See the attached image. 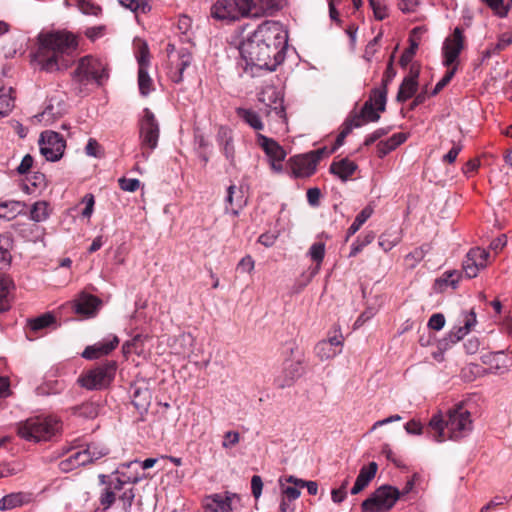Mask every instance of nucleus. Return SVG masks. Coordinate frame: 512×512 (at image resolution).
<instances>
[{
	"label": "nucleus",
	"mask_w": 512,
	"mask_h": 512,
	"mask_svg": "<svg viewBox=\"0 0 512 512\" xmlns=\"http://www.w3.org/2000/svg\"><path fill=\"white\" fill-rule=\"evenodd\" d=\"M77 48V36L70 31L40 33L35 61L45 72L65 71L74 63Z\"/></svg>",
	"instance_id": "1"
},
{
	"label": "nucleus",
	"mask_w": 512,
	"mask_h": 512,
	"mask_svg": "<svg viewBox=\"0 0 512 512\" xmlns=\"http://www.w3.org/2000/svg\"><path fill=\"white\" fill-rule=\"evenodd\" d=\"M429 427L435 431L433 437L436 442H443L447 438L458 440L471 431L472 421L470 413L459 405L448 412L445 421L441 416L434 415L429 422Z\"/></svg>",
	"instance_id": "2"
},
{
	"label": "nucleus",
	"mask_w": 512,
	"mask_h": 512,
	"mask_svg": "<svg viewBox=\"0 0 512 512\" xmlns=\"http://www.w3.org/2000/svg\"><path fill=\"white\" fill-rule=\"evenodd\" d=\"M60 430V421L52 416L31 417L20 422L17 427V433L21 438L33 442L48 441L57 435Z\"/></svg>",
	"instance_id": "3"
},
{
	"label": "nucleus",
	"mask_w": 512,
	"mask_h": 512,
	"mask_svg": "<svg viewBox=\"0 0 512 512\" xmlns=\"http://www.w3.org/2000/svg\"><path fill=\"white\" fill-rule=\"evenodd\" d=\"M125 483L119 478L109 482L99 495L100 507L96 512H106L118 499L122 512L131 510L135 493L132 487L125 488Z\"/></svg>",
	"instance_id": "4"
},
{
	"label": "nucleus",
	"mask_w": 512,
	"mask_h": 512,
	"mask_svg": "<svg viewBox=\"0 0 512 512\" xmlns=\"http://www.w3.org/2000/svg\"><path fill=\"white\" fill-rule=\"evenodd\" d=\"M107 65L93 56L82 57L72 73L73 79L81 85L96 83L98 86L108 79Z\"/></svg>",
	"instance_id": "5"
},
{
	"label": "nucleus",
	"mask_w": 512,
	"mask_h": 512,
	"mask_svg": "<svg viewBox=\"0 0 512 512\" xmlns=\"http://www.w3.org/2000/svg\"><path fill=\"white\" fill-rule=\"evenodd\" d=\"M258 40L261 45H271L277 61H284L287 35L279 22L266 20L259 24Z\"/></svg>",
	"instance_id": "6"
},
{
	"label": "nucleus",
	"mask_w": 512,
	"mask_h": 512,
	"mask_svg": "<svg viewBox=\"0 0 512 512\" xmlns=\"http://www.w3.org/2000/svg\"><path fill=\"white\" fill-rule=\"evenodd\" d=\"M401 498L398 488L384 484L375 489L370 496L361 503L362 512H387L391 510Z\"/></svg>",
	"instance_id": "7"
},
{
	"label": "nucleus",
	"mask_w": 512,
	"mask_h": 512,
	"mask_svg": "<svg viewBox=\"0 0 512 512\" xmlns=\"http://www.w3.org/2000/svg\"><path fill=\"white\" fill-rule=\"evenodd\" d=\"M116 369L115 361H107L83 373L79 378V383L88 390L104 389L113 381Z\"/></svg>",
	"instance_id": "8"
},
{
	"label": "nucleus",
	"mask_w": 512,
	"mask_h": 512,
	"mask_svg": "<svg viewBox=\"0 0 512 512\" xmlns=\"http://www.w3.org/2000/svg\"><path fill=\"white\" fill-rule=\"evenodd\" d=\"M254 6V0H217L211 7V15L219 20H237L248 16Z\"/></svg>",
	"instance_id": "9"
},
{
	"label": "nucleus",
	"mask_w": 512,
	"mask_h": 512,
	"mask_svg": "<svg viewBox=\"0 0 512 512\" xmlns=\"http://www.w3.org/2000/svg\"><path fill=\"white\" fill-rule=\"evenodd\" d=\"M255 37L256 25L254 23H248L241 28L239 43L241 60L239 65L243 68L244 72L251 77H254Z\"/></svg>",
	"instance_id": "10"
},
{
	"label": "nucleus",
	"mask_w": 512,
	"mask_h": 512,
	"mask_svg": "<svg viewBox=\"0 0 512 512\" xmlns=\"http://www.w3.org/2000/svg\"><path fill=\"white\" fill-rule=\"evenodd\" d=\"M139 128L142 156L148 159L150 152L157 147L160 135L159 123L148 108L143 110Z\"/></svg>",
	"instance_id": "11"
},
{
	"label": "nucleus",
	"mask_w": 512,
	"mask_h": 512,
	"mask_svg": "<svg viewBox=\"0 0 512 512\" xmlns=\"http://www.w3.org/2000/svg\"><path fill=\"white\" fill-rule=\"evenodd\" d=\"M304 372L303 357L298 353L295 357L284 360L282 369L275 377L274 383L280 389L291 387Z\"/></svg>",
	"instance_id": "12"
},
{
	"label": "nucleus",
	"mask_w": 512,
	"mask_h": 512,
	"mask_svg": "<svg viewBox=\"0 0 512 512\" xmlns=\"http://www.w3.org/2000/svg\"><path fill=\"white\" fill-rule=\"evenodd\" d=\"M476 313L474 310L465 312L463 314V325L453 327L450 332L442 339L438 341V349L440 351H446L452 345L462 340L476 325Z\"/></svg>",
	"instance_id": "13"
},
{
	"label": "nucleus",
	"mask_w": 512,
	"mask_h": 512,
	"mask_svg": "<svg viewBox=\"0 0 512 512\" xmlns=\"http://www.w3.org/2000/svg\"><path fill=\"white\" fill-rule=\"evenodd\" d=\"M41 154L48 161H58L64 153L65 141L60 134L54 131H45L41 133L39 139Z\"/></svg>",
	"instance_id": "14"
},
{
	"label": "nucleus",
	"mask_w": 512,
	"mask_h": 512,
	"mask_svg": "<svg viewBox=\"0 0 512 512\" xmlns=\"http://www.w3.org/2000/svg\"><path fill=\"white\" fill-rule=\"evenodd\" d=\"M258 147L264 151L271 169L275 172H281L283 169L282 163L286 157L284 148L274 139L260 133H258Z\"/></svg>",
	"instance_id": "15"
},
{
	"label": "nucleus",
	"mask_w": 512,
	"mask_h": 512,
	"mask_svg": "<svg viewBox=\"0 0 512 512\" xmlns=\"http://www.w3.org/2000/svg\"><path fill=\"white\" fill-rule=\"evenodd\" d=\"M138 61V86L141 95L147 96L153 89V81L147 72L149 66V50L145 42H142L139 46V52L137 55Z\"/></svg>",
	"instance_id": "16"
},
{
	"label": "nucleus",
	"mask_w": 512,
	"mask_h": 512,
	"mask_svg": "<svg viewBox=\"0 0 512 512\" xmlns=\"http://www.w3.org/2000/svg\"><path fill=\"white\" fill-rule=\"evenodd\" d=\"M464 47L463 29L456 27L451 38H447L443 45V65L450 67L459 57Z\"/></svg>",
	"instance_id": "17"
},
{
	"label": "nucleus",
	"mask_w": 512,
	"mask_h": 512,
	"mask_svg": "<svg viewBox=\"0 0 512 512\" xmlns=\"http://www.w3.org/2000/svg\"><path fill=\"white\" fill-rule=\"evenodd\" d=\"M237 500L234 494H213L204 500V512H233V504Z\"/></svg>",
	"instance_id": "18"
},
{
	"label": "nucleus",
	"mask_w": 512,
	"mask_h": 512,
	"mask_svg": "<svg viewBox=\"0 0 512 512\" xmlns=\"http://www.w3.org/2000/svg\"><path fill=\"white\" fill-rule=\"evenodd\" d=\"M192 54L187 49H181L177 53V59H171L169 75L173 82L180 83L183 80L184 70L190 66Z\"/></svg>",
	"instance_id": "19"
},
{
	"label": "nucleus",
	"mask_w": 512,
	"mask_h": 512,
	"mask_svg": "<svg viewBox=\"0 0 512 512\" xmlns=\"http://www.w3.org/2000/svg\"><path fill=\"white\" fill-rule=\"evenodd\" d=\"M292 162H293V167H292L293 174L296 177H308V176H311L315 172L316 166L319 162V157L318 158L316 157V159H314L310 153H307V154L295 156L292 159Z\"/></svg>",
	"instance_id": "20"
},
{
	"label": "nucleus",
	"mask_w": 512,
	"mask_h": 512,
	"mask_svg": "<svg viewBox=\"0 0 512 512\" xmlns=\"http://www.w3.org/2000/svg\"><path fill=\"white\" fill-rule=\"evenodd\" d=\"M119 344V339L117 336H113L111 339L98 342L94 345L88 346L82 352V357L85 359H97L103 355L109 354L112 350H114Z\"/></svg>",
	"instance_id": "21"
},
{
	"label": "nucleus",
	"mask_w": 512,
	"mask_h": 512,
	"mask_svg": "<svg viewBox=\"0 0 512 512\" xmlns=\"http://www.w3.org/2000/svg\"><path fill=\"white\" fill-rule=\"evenodd\" d=\"M15 284L12 278L0 273V313L11 308L14 298Z\"/></svg>",
	"instance_id": "22"
},
{
	"label": "nucleus",
	"mask_w": 512,
	"mask_h": 512,
	"mask_svg": "<svg viewBox=\"0 0 512 512\" xmlns=\"http://www.w3.org/2000/svg\"><path fill=\"white\" fill-rule=\"evenodd\" d=\"M271 45H261L258 40V70L275 71L283 61H277Z\"/></svg>",
	"instance_id": "23"
},
{
	"label": "nucleus",
	"mask_w": 512,
	"mask_h": 512,
	"mask_svg": "<svg viewBox=\"0 0 512 512\" xmlns=\"http://www.w3.org/2000/svg\"><path fill=\"white\" fill-rule=\"evenodd\" d=\"M377 470L378 465L376 462H370L367 466H363L360 469L354 486L351 489V494L356 495L360 493L365 487H367L371 480L375 477Z\"/></svg>",
	"instance_id": "24"
},
{
	"label": "nucleus",
	"mask_w": 512,
	"mask_h": 512,
	"mask_svg": "<svg viewBox=\"0 0 512 512\" xmlns=\"http://www.w3.org/2000/svg\"><path fill=\"white\" fill-rule=\"evenodd\" d=\"M100 304L101 301L97 297L89 294H82L77 300H75L74 309L77 314L92 316Z\"/></svg>",
	"instance_id": "25"
},
{
	"label": "nucleus",
	"mask_w": 512,
	"mask_h": 512,
	"mask_svg": "<svg viewBox=\"0 0 512 512\" xmlns=\"http://www.w3.org/2000/svg\"><path fill=\"white\" fill-rule=\"evenodd\" d=\"M225 204L226 211H230L234 215L238 214L239 209L246 204V199L243 196L242 190L235 185L229 186L227 196L225 198Z\"/></svg>",
	"instance_id": "26"
},
{
	"label": "nucleus",
	"mask_w": 512,
	"mask_h": 512,
	"mask_svg": "<svg viewBox=\"0 0 512 512\" xmlns=\"http://www.w3.org/2000/svg\"><path fill=\"white\" fill-rule=\"evenodd\" d=\"M357 169L355 162L350 161L348 158H343L340 161H333L330 165V172L337 175L342 181L348 180Z\"/></svg>",
	"instance_id": "27"
},
{
	"label": "nucleus",
	"mask_w": 512,
	"mask_h": 512,
	"mask_svg": "<svg viewBox=\"0 0 512 512\" xmlns=\"http://www.w3.org/2000/svg\"><path fill=\"white\" fill-rule=\"evenodd\" d=\"M86 464H88L87 455L81 450L74 452L68 458L60 461L59 469L67 473Z\"/></svg>",
	"instance_id": "28"
},
{
	"label": "nucleus",
	"mask_w": 512,
	"mask_h": 512,
	"mask_svg": "<svg viewBox=\"0 0 512 512\" xmlns=\"http://www.w3.org/2000/svg\"><path fill=\"white\" fill-rule=\"evenodd\" d=\"M25 203L20 201H5L0 203V218L11 220L22 212Z\"/></svg>",
	"instance_id": "29"
},
{
	"label": "nucleus",
	"mask_w": 512,
	"mask_h": 512,
	"mask_svg": "<svg viewBox=\"0 0 512 512\" xmlns=\"http://www.w3.org/2000/svg\"><path fill=\"white\" fill-rule=\"evenodd\" d=\"M29 501V496L24 493H12L4 496L0 500V510L5 511L9 509H13L27 503Z\"/></svg>",
	"instance_id": "30"
},
{
	"label": "nucleus",
	"mask_w": 512,
	"mask_h": 512,
	"mask_svg": "<svg viewBox=\"0 0 512 512\" xmlns=\"http://www.w3.org/2000/svg\"><path fill=\"white\" fill-rule=\"evenodd\" d=\"M482 3L486 4L493 13L500 17L504 18L508 15L509 10L512 7V0H480Z\"/></svg>",
	"instance_id": "31"
},
{
	"label": "nucleus",
	"mask_w": 512,
	"mask_h": 512,
	"mask_svg": "<svg viewBox=\"0 0 512 512\" xmlns=\"http://www.w3.org/2000/svg\"><path fill=\"white\" fill-rule=\"evenodd\" d=\"M13 93L14 90L11 87L0 89V116L8 115L14 108Z\"/></svg>",
	"instance_id": "32"
},
{
	"label": "nucleus",
	"mask_w": 512,
	"mask_h": 512,
	"mask_svg": "<svg viewBox=\"0 0 512 512\" xmlns=\"http://www.w3.org/2000/svg\"><path fill=\"white\" fill-rule=\"evenodd\" d=\"M82 451L87 455V463L89 464L106 456L109 449L100 443L92 442Z\"/></svg>",
	"instance_id": "33"
},
{
	"label": "nucleus",
	"mask_w": 512,
	"mask_h": 512,
	"mask_svg": "<svg viewBox=\"0 0 512 512\" xmlns=\"http://www.w3.org/2000/svg\"><path fill=\"white\" fill-rule=\"evenodd\" d=\"M461 274L457 270H450L443 273L442 277L436 279L435 286L442 290L444 287L451 286L456 288L460 280Z\"/></svg>",
	"instance_id": "34"
},
{
	"label": "nucleus",
	"mask_w": 512,
	"mask_h": 512,
	"mask_svg": "<svg viewBox=\"0 0 512 512\" xmlns=\"http://www.w3.org/2000/svg\"><path fill=\"white\" fill-rule=\"evenodd\" d=\"M151 393L147 388H135L133 392V404L140 411H146L150 405Z\"/></svg>",
	"instance_id": "35"
},
{
	"label": "nucleus",
	"mask_w": 512,
	"mask_h": 512,
	"mask_svg": "<svg viewBox=\"0 0 512 512\" xmlns=\"http://www.w3.org/2000/svg\"><path fill=\"white\" fill-rule=\"evenodd\" d=\"M50 215L49 204L46 201L35 202L30 210V218L35 222H43Z\"/></svg>",
	"instance_id": "36"
},
{
	"label": "nucleus",
	"mask_w": 512,
	"mask_h": 512,
	"mask_svg": "<svg viewBox=\"0 0 512 512\" xmlns=\"http://www.w3.org/2000/svg\"><path fill=\"white\" fill-rule=\"evenodd\" d=\"M372 213L373 209L370 206H366L357 214L353 223L348 228L346 240L361 228V226L371 217Z\"/></svg>",
	"instance_id": "37"
},
{
	"label": "nucleus",
	"mask_w": 512,
	"mask_h": 512,
	"mask_svg": "<svg viewBox=\"0 0 512 512\" xmlns=\"http://www.w3.org/2000/svg\"><path fill=\"white\" fill-rule=\"evenodd\" d=\"M417 89L418 83L403 80L398 89L396 101L399 103H404L416 94Z\"/></svg>",
	"instance_id": "38"
},
{
	"label": "nucleus",
	"mask_w": 512,
	"mask_h": 512,
	"mask_svg": "<svg viewBox=\"0 0 512 512\" xmlns=\"http://www.w3.org/2000/svg\"><path fill=\"white\" fill-rule=\"evenodd\" d=\"M283 7V0H258V17L273 15Z\"/></svg>",
	"instance_id": "39"
},
{
	"label": "nucleus",
	"mask_w": 512,
	"mask_h": 512,
	"mask_svg": "<svg viewBox=\"0 0 512 512\" xmlns=\"http://www.w3.org/2000/svg\"><path fill=\"white\" fill-rule=\"evenodd\" d=\"M388 89L384 87L373 88L370 93V97L367 101H372L377 106L380 112H384L387 103Z\"/></svg>",
	"instance_id": "40"
},
{
	"label": "nucleus",
	"mask_w": 512,
	"mask_h": 512,
	"mask_svg": "<svg viewBox=\"0 0 512 512\" xmlns=\"http://www.w3.org/2000/svg\"><path fill=\"white\" fill-rule=\"evenodd\" d=\"M146 339L145 336L141 334L135 335L130 341H126L123 346L122 350L124 354H130V353H136L140 355L143 352V345L144 340Z\"/></svg>",
	"instance_id": "41"
},
{
	"label": "nucleus",
	"mask_w": 512,
	"mask_h": 512,
	"mask_svg": "<svg viewBox=\"0 0 512 512\" xmlns=\"http://www.w3.org/2000/svg\"><path fill=\"white\" fill-rule=\"evenodd\" d=\"M175 342L176 345H179V347H174V352L178 355L185 356L188 352L191 351L194 339L191 334L183 333L176 338Z\"/></svg>",
	"instance_id": "42"
},
{
	"label": "nucleus",
	"mask_w": 512,
	"mask_h": 512,
	"mask_svg": "<svg viewBox=\"0 0 512 512\" xmlns=\"http://www.w3.org/2000/svg\"><path fill=\"white\" fill-rule=\"evenodd\" d=\"M59 116V111L55 112L53 106L48 105L43 112L33 117V121L48 126L53 124Z\"/></svg>",
	"instance_id": "43"
},
{
	"label": "nucleus",
	"mask_w": 512,
	"mask_h": 512,
	"mask_svg": "<svg viewBox=\"0 0 512 512\" xmlns=\"http://www.w3.org/2000/svg\"><path fill=\"white\" fill-rule=\"evenodd\" d=\"M379 112L378 108L374 107L372 101H366L360 110V114L366 122H377L380 119Z\"/></svg>",
	"instance_id": "44"
},
{
	"label": "nucleus",
	"mask_w": 512,
	"mask_h": 512,
	"mask_svg": "<svg viewBox=\"0 0 512 512\" xmlns=\"http://www.w3.org/2000/svg\"><path fill=\"white\" fill-rule=\"evenodd\" d=\"M11 238L8 235H0V263L8 265L11 261Z\"/></svg>",
	"instance_id": "45"
},
{
	"label": "nucleus",
	"mask_w": 512,
	"mask_h": 512,
	"mask_svg": "<svg viewBox=\"0 0 512 512\" xmlns=\"http://www.w3.org/2000/svg\"><path fill=\"white\" fill-rule=\"evenodd\" d=\"M409 42V47L402 53L399 60V64L403 68H405L412 61L419 46V43L417 42L416 39L409 38Z\"/></svg>",
	"instance_id": "46"
},
{
	"label": "nucleus",
	"mask_w": 512,
	"mask_h": 512,
	"mask_svg": "<svg viewBox=\"0 0 512 512\" xmlns=\"http://www.w3.org/2000/svg\"><path fill=\"white\" fill-rule=\"evenodd\" d=\"M315 352L321 360L332 358L338 353L335 348H330L328 342L323 340L317 343Z\"/></svg>",
	"instance_id": "47"
},
{
	"label": "nucleus",
	"mask_w": 512,
	"mask_h": 512,
	"mask_svg": "<svg viewBox=\"0 0 512 512\" xmlns=\"http://www.w3.org/2000/svg\"><path fill=\"white\" fill-rule=\"evenodd\" d=\"M54 322V317L51 314H44L29 321V326L32 330L38 331L48 327Z\"/></svg>",
	"instance_id": "48"
},
{
	"label": "nucleus",
	"mask_w": 512,
	"mask_h": 512,
	"mask_svg": "<svg viewBox=\"0 0 512 512\" xmlns=\"http://www.w3.org/2000/svg\"><path fill=\"white\" fill-rule=\"evenodd\" d=\"M463 272L465 273L466 277L471 279L478 275V272L480 269H483V267L478 266L476 262L473 259H470V256L468 254L466 255L465 260L462 264Z\"/></svg>",
	"instance_id": "49"
},
{
	"label": "nucleus",
	"mask_w": 512,
	"mask_h": 512,
	"mask_svg": "<svg viewBox=\"0 0 512 512\" xmlns=\"http://www.w3.org/2000/svg\"><path fill=\"white\" fill-rule=\"evenodd\" d=\"M218 139L220 142H225L224 144V152L227 157L232 156L233 148L230 146L231 140V131L227 127H220L218 131Z\"/></svg>",
	"instance_id": "50"
},
{
	"label": "nucleus",
	"mask_w": 512,
	"mask_h": 512,
	"mask_svg": "<svg viewBox=\"0 0 512 512\" xmlns=\"http://www.w3.org/2000/svg\"><path fill=\"white\" fill-rule=\"evenodd\" d=\"M468 256H470V259H473L478 266L485 268L489 252L481 248H472L468 252Z\"/></svg>",
	"instance_id": "51"
},
{
	"label": "nucleus",
	"mask_w": 512,
	"mask_h": 512,
	"mask_svg": "<svg viewBox=\"0 0 512 512\" xmlns=\"http://www.w3.org/2000/svg\"><path fill=\"white\" fill-rule=\"evenodd\" d=\"M82 13L98 16L101 13V7L92 3L90 0H76Z\"/></svg>",
	"instance_id": "52"
},
{
	"label": "nucleus",
	"mask_w": 512,
	"mask_h": 512,
	"mask_svg": "<svg viewBox=\"0 0 512 512\" xmlns=\"http://www.w3.org/2000/svg\"><path fill=\"white\" fill-rule=\"evenodd\" d=\"M456 68L448 70L440 81L437 82L430 96H436L444 87H446L454 77Z\"/></svg>",
	"instance_id": "53"
},
{
	"label": "nucleus",
	"mask_w": 512,
	"mask_h": 512,
	"mask_svg": "<svg viewBox=\"0 0 512 512\" xmlns=\"http://www.w3.org/2000/svg\"><path fill=\"white\" fill-rule=\"evenodd\" d=\"M309 254L311 259L319 265L325 255V245L321 242L314 243L309 249Z\"/></svg>",
	"instance_id": "54"
},
{
	"label": "nucleus",
	"mask_w": 512,
	"mask_h": 512,
	"mask_svg": "<svg viewBox=\"0 0 512 512\" xmlns=\"http://www.w3.org/2000/svg\"><path fill=\"white\" fill-rule=\"evenodd\" d=\"M236 112L239 118L256 129V114L253 110L239 107Z\"/></svg>",
	"instance_id": "55"
},
{
	"label": "nucleus",
	"mask_w": 512,
	"mask_h": 512,
	"mask_svg": "<svg viewBox=\"0 0 512 512\" xmlns=\"http://www.w3.org/2000/svg\"><path fill=\"white\" fill-rule=\"evenodd\" d=\"M348 484H349V479L346 478L339 488L333 489L331 491V498L334 503H341L344 501V499L347 496L346 489H347Z\"/></svg>",
	"instance_id": "56"
},
{
	"label": "nucleus",
	"mask_w": 512,
	"mask_h": 512,
	"mask_svg": "<svg viewBox=\"0 0 512 512\" xmlns=\"http://www.w3.org/2000/svg\"><path fill=\"white\" fill-rule=\"evenodd\" d=\"M85 152L88 156L100 158L103 156V150L100 144L93 138L88 140V143L85 147Z\"/></svg>",
	"instance_id": "57"
},
{
	"label": "nucleus",
	"mask_w": 512,
	"mask_h": 512,
	"mask_svg": "<svg viewBox=\"0 0 512 512\" xmlns=\"http://www.w3.org/2000/svg\"><path fill=\"white\" fill-rule=\"evenodd\" d=\"M119 186L122 190L128 192L136 191L140 186V181L134 178H121L119 179Z\"/></svg>",
	"instance_id": "58"
},
{
	"label": "nucleus",
	"mask_w": 512,
	"mask_h": 512,
	"mask_svg": "<svg viewBox=\"0 0 512 512\" xmlns=\"http://www.w3.org/2000/svg\"><path fill=\"white\" fill-rule=\"evenodd\" d=\"M444 325L445 317L442 313L433 314L428 321V327L435 331L441 330L444 327Z\"/></svg>",
	"instance_id": "59"
},
{
	"label": "nucleus",
	"mask_w": 512,
	"mask_h": 512,
	"mask_svg": "<svg viewBox=\"0 0 512 512\" xmlns=\"http://www.w3.org/2000/svg\"><path fill=\"white\" fill-rule=\"evenodd\" d=\"M254 260L251 256H245L240 260L237 266V271L240 273H251L254 269Z\"/></svg>",
	"instance_id": "60"
},
{
	"label": "nucleus",
	"mask_w": 512,
	"mask_h": 512,
	"mask_svg": "<svg viewBox=\"0 0 512 512\" xmlns=\"http://www.w3.org/2000/svg\"><path fill=\"white\" fill-rule=\"evenodd\" d=\"M308 203L313 207L320 204L321 191L317 187L309 188L306 193Z\"/></svg>",
	"instance_id": "61"
},
{
	"label": "nucleus",
	"mask_w": 512,
	"mask_h": 512,
	"mask_svg": "<svg viewBox=\"0 0 512 512\" xmlns=\"http://www.w3.org/2000/svg\"><path fill=\"white\" fill-rule=\"evenodd\" d=\"M82 202L85 204V208L82 211V216L86 217V218H90L93 213L94 204H95L94 196L92 194H86L84 196Z\"/></svg>",
	"instance_id": "62"
},
{
	"label": "nucleus",
	"mask_w": 512,
	"mask_h": 512,
	"mask_svg": "<svg viewBox=\"0 0 512 512\" xmlns=\"http://www.w3.org/2000/svg\"><path fill=\"white\" fill-rule=\"evenodd\" d=\"M239 442V434L237 432H226L223 437L222 446L226 449L232 448Z\"/></svg>",
	"instance_id": "63"
},
{
	"label": "nucleus",
	"mask_w": 512,
	"mask_h": 512,
	"mask_svg": "<svg viewBox=\"0 0 512 512\" xmlns=\"http://www.w3.org/2000/svg\"><path fill=\"white\" fill-rule=\"evenodd\" d=\"M192 27V20L190 17L186 15H182L178 19L177 28L180 31L181 34L187 35L188 32L191 30Z\"/></svg>",
	"instance_id": "64"
}]
</instances>
